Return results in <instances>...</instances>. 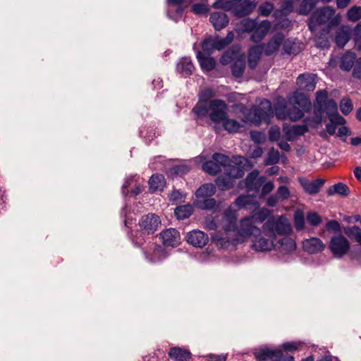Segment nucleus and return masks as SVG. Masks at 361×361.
Wrapping results in <instances>:
<instances>
[{
	"label": "nucleus",
	"mask_w": 361,
	"mask_h": 361,
	"mask_svg": "<svg viewBox=\"0 0 361 361\" xmlns=\"http://www.w3.org/2000/svg\"><path fill=\"white\" fill-rule=\"evenodd\" d=\"M202 170L209 175L215 176L221 171V168L212 158L211 160L207 161L202 164Z\"/></svg>",
	"instance_id": "nucleus-46"
},
{
	"label": "nucleus",
	"mask_w": 361,
	"mask_h": 361,
	"mask_svg": "<svg viewBox=\"0 0 361 361\" xmlns=\"http://www.w3.org/2000/svg\"><path fill=\"white\" fill-rule=\"evenodd\" d=\"M209 21L212 24L214 28L219 31L224 28L228 23L229 19L228 16L222 12H214L211 14Z\"/></svg>",
	"instance_id": "nucleus-21"
},
{
	"label": "nucleus",
	"mask_w": 361,
	"mask_h": 361,
	"mask_svg": "<svg viewBox=\"0 0 361 361\" xmlns=\"http://www.w3.org/2000/svg\"><path fill=\"white\" fill-rule=\"evenodd\" d=\"M279 248L281 252L290 253L296 248L295 240L290 238L284 237L278 241Z\"/></svg>",
	"instance_id": "nucleus-40"
},
{
	"label": "nucleus",
	"mask_w": 361,
	"mask_h": 361,
	"mask_svg": "<svg viewBox=\"0 0 361 361\" xmlns=\"http://www.w3.org/2000/svg\"><path fill=\"white\" fill-rule=\"evenodd\" d=\"M224 130L230 133H238L243 126L235 119L228 118V116L221 121Z\"/></svg>",
	"instance_id": "nucleus-44"
},
{
	"label": "nucleus",
	"mask_w": 361,
	"mask_h": 361,
	"mask_svg": "<svg viewBox=\"0 0 361 361\" xmlns=\"http://www.w3.org/2000/svg\"><path fill=\"white\" fill-rule=\"evenodd\" d=\"M223 219L227 222V224L224 225L225 231H235L238 228L236 226L237 218L235 213L231 210H227L224 213Z\"/></svg>",
	"instance_id": "nucleus-34"
},
{
	"label": "nucleus",
	"mask_w": 361,
	"mask_h": 361,
	"mask_svg": "<svg viewBox=\"0 0 361 361\" xmlns=\"http://www.w3.org/2000/svg\"><path fill=\"white\" fill-rule=\"evenodd\" d=\"M197 59L201 68L206 71H212L216 66V61L213 57L204 56L201 51H197Z\"/></svg>",
	"instance_id": "nucleus-25"
},
{
	"label": "nucleus",
	"mask_w": 361,
	"mask_h": 361,
	"mask_svg": "<svg viewBox=\"0 0 361 361\" xmlns=\"http://www.w3.org/2000/svg\"><path fill=\"white\" fill-rule=\"evenodd\" d=\"M307 221L312 226H317L322 222V217L315 212H310L307 214Z\"/></svg>",
	"instance_id": "nucleus-59"
},
{
	"label": "nucleus",
	"mask_w": 361,
	"mask_h": 361,
	"mask_svg": "<svg viewBox=\"0 0 361 361\" xmlns=\"http://www.w3.org/2000/svg\"><path fill=\"white\" fill-rule=\"evenodd\" d=\"M186 242L195 247L202 248L208 241L209 237L207 233L200 230H192L187 233L185 236Z\"/></svg>",
	"instance_id": "nucleus-14"
},
{
	"label": "nucleus",
	"mask_w": 361,
	"mask_h": 361,
	"mask_svg": "<svg viewBox=\"0 0 361 361\" xmlns=\"http://www.w3.org/2000/svg\"><path fill=\"white\" fill-rule=\"evenodd\" d=\"M347 18L349 21L356 22L361 19V6H353L347 12Z\"/></svg>",
	"instance_id": "nucleus-52"
},
{
	"label": "nucleus",
	"mask_w": 361,
	"mask_h": 361,
	"mask_svg": "<svg viewBox=\"0 0 361 361\" xmlns=\"http://www.w3.org/2000/svg\"><path fill=\"white\" fill-rule=\"evenodd\" d=\"M280 154L279 151L274 149L270 150L268 153V157L266 159V165H274L279 163Z\"/></svg>",
	"instance_id": "nucleus-58"
},
{
	"label": "nucleus",
	"mask_w": 361,
	"mask_h": 361,
	"mask_svg": "<svg viewBox=\"0 0 361 361\" xmlns=\"http://www.w3.org/2000/svg\"><path fill=\"white\" fill-rule=\"evenodd\" d=\"M243 109L244 121H250L256 126H259L262 121L269 123L274 116L271 102L267 99H263L258 106H252L249 109L243 106Z\"/></svg>",
	"instance_id": "nucleus-3"
},
{
	"label": "nucleus",
	"mask_w": 361,
	"mask_h": 361,
	"mask_svg": "<svg viewBox=\"0 0 361 361\" xmlns=\"http://www.w3.org/2000/svg\"><path fill=\"white\" fill-rule=\"evenodd\" d=\"M325 245L319 238H311L303 242V249L310 254H317L322 252Z\"/></svg>",
	"instance_id": "nucleus-19"
},
{
	"label": "nucleus",
	"mask_w": 361,
	"mask_h": 361,
	"mask_svg": "<svg viewBox=\"0 0 361 361\" xmlns=\"http://www.w3.org/2000/svg\"><path fill=\"white\" fill-rule=\"evenodd\" d=\"M257 23L258 22L255 20L249 18H244L237 25V30L243 32L251 33Z\"/></svg>",
	"instance_id": "nucleus-41"
},
{
	"label": "nucleus",
	"mask_w": 361,
	"mask_h": 361,
	"mask_svg": "<svg viewBox=\"0 0 361 361\" xmlns=\"http://www.w3.org/2000/svg\"><path fill=\"white\" fill-rule=\"evenodd\" d=\"M206 109H207V116L215 123H221L228 116V105L223 99L212 100Z\"/></svg>",
	"instance_id": "nucleus-4"
},
{
	"label": "nucleus",
	"mask_w": 361,
	"mask_h": 361,
	"mask_svg": "<svg viewBox=\"0 0 361 361\" xmlns=\"http://www.w3.org/2000/svg\"><path fill=\"white\" fill-rule=\"evenodd\" d=\"M274 240L275 239L269 238L267 237L266 238L264 235H262V231L260 230L259 233H256V235L252 238V247L258 252L270 251L274 247Z\"/></svg>",
	"instance_id": "nucleus-11"
},
{
	"label": "nucleus",
	"mask_w": 361,
	"mask_h": 361,
	"mask_svg": "<svg viewBox=\"0 0 361 361\" xmlns=\"http://www.w3.org/2000/svg\"><path fill=\"white\" fill-rule=\"evenodd\" d=\"M190 170V166L181 164V165H176L171 168V171L173 174L182 176L186 173H188Z\"/></svg>",
	"instance_id": "nucleus-60"
},
{
	"label": "nucleus",
	"mask_w": 361,
	"mask_h": 361,
	"mask_svg": "<svg viewBox=\"0 0 361 361\" xmlns=\"http://www.w3.org/2000/svg\"><path fill=\"white\" fill-rule=\"evenodd\" d=\"M255 357L257 361H286L284 354L280 349H260L255 353Z\"/></svg>",
	"instance_id": "nucleus-10"
},
{
	"label": "nucleus",
	"mask_w": 361,
	"mask_h": 361,
	"mask_svg": "<svg viewBox=\"0 0 361 361\" xmlns=\"http://www.w3.org/2000/svg\"><path fill=\"white\" fill-rule=\"evenodd\" d=\"M232 75L237 78H241L245 69V59L243 56H240L236 58L231 65Z\"/></svg>",
	"instance_id": "nucleus-30"
},
{
	"label": "nucleus",
	"mask_w": 361,
	"mask_h": 361,
	"mask_svg": "<svg viewBox=\"0 0 361 361\" xmlns=\"http://www.w3.org/2000/svg\"><path fill=\"white\" fill-rule=\"evenodd\" d=\"M169 356L174 361H188L191 357V353L180 347H172L169 350Z\"/></svg>",
	"instance_id": "nucleus-22"
},
{
	"label": "nucleus",
	"mask_w": 361,
	"mask_h": 361,
	"mask_svg": "<svg viewBox=\"0 0 361 361\" xmlns=\"http://www.w3.org/2000/svg\"><path fill=\"white\" fill-rule=\"evenodd\" d=\"M328 195H333L338 194L343 197H346L350 194L349 187L341 182L334 184L331 186L326 191Z\"/></svg>",
	"instance_id": "nucleus-37"
},
{
	"label": "nucleus",
	"mask_w": 361,
	"mask_h": 361,
	"mask_svg": "<svg viewBox=\"0 0 361 361\" xmlns=\"http://www.w3.org/2000/svg\"><path fill=\"white\" fill-rule=\"evenodd\" d=\"M274 9L273 4L270 2H265L261 4L259 7V12L261 16H269Z\"/></svg>",
	"instance_id": "nucleus-63"
},
{
	"label": "nucleus",
	"mask_w": 361,
	"mask_h": 361,
	"mask_svg": "<svg viewBox=\"0 0 361 361\" xmlns=\"http://www.w3.org/2000/svg\"><path fill=\"white\" fill-rule=\"evenodd\" d=\"M294 225L298 231L305 228V218L302 212L298 210L294 215Z\"/></svg>",
	"instance_id": "nucleus-55"
},
{
	"label": "nucleus",
	"mask_w": 361,
	"mask_h": 361,
	"mask_svg": "<svg viewBox=\"0 0 361 361\" xmlns=\"http://www.w3.org/2000/svg\"><path fill=\"white\" fill-rule=\"evenodd\" d=\"M298 180L304 190L310 195L318 193L325 183V180L322 178L310 181L305 178H299Z\"/></svg>",
	"instance_id": "nucleus-15"
},
{
	"label": "nucleus",
	"mask_w": 361,
	"mask_h": 361,
	"mask_svg": "<svg viewBox=\"0 0 361 361\" xmlns=\"http://www.w3.org/2000/svg\"><path fill=\"white\" fill-rule=\"evenodd\" d=\"M209 11V8L204 4L197 3L192 6V11L196 15L206 14Z\"/></svg>",
	"instance_id": "nucleus-64"
},
{
	"label": "nucleus",
	"mask_w": 361,
	"mask_h": 361,
	"mask_svg": "<svg viewBox=\"0 0 361 361\" xmlns=\"http://www.w3.org/2000/svg\"><path fill=\"white\" fill-rule=\"evenodd\" d=\"M213 241L216 243V245L221 248H228L229 246H235L238 243L243 241L239 238L233 237H221L219 234H216L212 236Z\"/></svg>",
	"instance_id": "nucleus-24"
},
{
	"label": "nucleus",
	"mask_w": 361,
	"mask_h": 361,
	"mask_svg": "<svg viewBox=\"0 0 361 361\" xmlns=\"http://www.w3.org/2000/svg\"><path fill=\"white\" fill-rule=\"evenodd\" d=\"M290 231V224L288 223L286 217L279 216L275 221V235L287 234Z\"/></svg>",
	"instance_id": "nucleus-38"
},
{
	"label": "nucleus",
	"mask_w": 361,
	"mask_h": 361,
	"mask_svg": "<svg viewBox=\"0 0 361 361\" xmlns=\"http://www.w3.org/2000/svg\"><path fill=\"white\" fill-rule=\"evenodd\" d=\"M315 6L313 0H303L300 6V13L307 15Z\"/></svg>",
	"instance_id": "nucleus-56"
},
{
	"label": "nucleus",
	"mask_w": 361,
	"mask_h": 361,
	"mask_svg": "<svg viewBox=\"0 0 361 361\" xmlns=\"http://www.w3.org/2000/svg\"><path fill=\"white\" fill-rule=\"evenodd\" d=\"M350 238H354L355 241L361 245V229L358 226L348 227L344 230Z\"/></svg>",
	"instance_id": "nucleus-50"
},
{
	"label": "nucleus",
	"mask_w": 361,
	"mask_h": 361,
	"mask_svg": "<svg viewBox=\"0 0 361 361\" xmlns=\"http://www.w3.org/2000/svg\"><path fill=\"white\" fill-rule=\"evenodd\" d=\"M260 228L253 225L252 217H245L240 220L237 233L241 238H252L256 233H259Z\"/></svg>",
	"instance_id": "nucleus-12"
},
{
	"label": "nucleus",
	"mask_w": 361,
	"mask_h": 361,
	"mask_svg": "<svg viewBox=\"0 0 361 361\" xmlns=\"http://www.w3.org/2000/svg\"><path fill=\"white\" fill-rule=\"evenodd\" d=\"M315 75L300 74L296 80V84L301 90L312 92L316 88L317 82L314 80Z\"/></svg>",
	"instance_id": "nucleus-18"
},
{
	"label": "nucleus",
	"mask_w": 361,
	"mask_h": 361,
	"mask_svg": "<svg viewBox=\"0 0 361 361\" xmlns=\"http://www.w3.org/2000/svg\"><path fill=\"white\" fill-rule=\"evenodd\" d=\"M275 221L276 219L274 216L270 217L267 220V221L262 226V233H263V234L269 238H276Z\"/></svg>",
	"instance_id": "nucleus-42"
},
{
	"label": "nucleus",
	"mask_w": 361,
	"mask_h": 361,
	"mask_svg": "<svg viewBox=\"0 0 361 361\" xmlns=\"http://www.w3.org/2000/svg\"><path fill=\"white\" fill-rule=\"evenodd\" d=\"M314 114L319 121L322 120V115L326 112L330 121L336 125H343L345 119L338 113V106L333 99H328V92L326 90H320L316 92V101L314 104Z\"/></svg>",
	"instance_id": "nucleus-2"
},
{
	"label": "nucleus",
	"mask_w": 361,
	"mask_h": 361,
	"mask_svg": "<svg viewBox=\"0 0 361 361\" xmlns=\"http://www.w3.org/2000/svg\"><path fill=\"white\" fill-rule=\"evenodd\" d=\"M235 204L239 208H246L252 204V195H240L236 198Z\"/></svg>",
	"instance_id": "nucleus-57"
},
{
	"label": "nucleus",
	"mask_w": 361,
	"mask_h": 361,
	"mask_svg": "<svg viewBox=\"0 0 361 361\" xmlns=\"http://www.w3.org/2000/svg\"><path fill=\"white\" fill-rule=\"evenodd\" d=\"M271 23L268 20L258 23L255 30L251 32L250 40L255 43L260 42L268 33Z\"/></svg>",
	"instance_id": "nucleus-17"
},
{
	"label": "nucleus",
	"mask_w": 361,
	"mask_h": 361,
	"mask_svg": "<svg viewBox=\"0 0 361 361\" xmlns=\"http://www.w3.org/2000/svg\"><path fill=\"white\" fill-rule=\"evenodd\" d=\"M224 172L234 180L243 177L245 174L244 169L240 164H232L230 163L224 169Z\"/></svg>",
	"instance_id": "nucleus-29"
},
{
	"label": "nucleus",
	"mask_w": 361,
	"mask_h": 361,
	"mask_svg": "<svg viewBox=\"0 0 361 361\" xmlns=\"http://www.w3.org/2000/svg\"><path fill=\"white\" fill-rule=\"evenodd\" d=\"M215 184L219 190L226 191L233 188L235 180L224 173L217 176L215 180Z\"/></svg>",
	"instance_id": "nucleus-28"
},
{
	"label": "nucleus",
	"mask_w": 361,
	"mask_h": 361,
	"mask_svg": "<svg viewBox=\"0 0 361 361\" xmlns=\"http://www.w3.org/2000/svg\"><path fill=\"white\" fill-rule=\"evenodd\" d=\"M269 139L271 142L278 141L281 137L280 128L276 126H271L268 132Z\"/></svg>",
	"instance_id": "nucleus-61"
},
{
	"label": "nucleus",
	"mask_w": 361,
	"mask_h": 361,
	"mask_svg": "<svg viewBox=\"0 0 361 361\" xmlns=\"http://www.w3.org/2000/svg\"><path fill=\"white\" fill-rule=\"evenodd\" d=\"M164 178L161 174H153L149 180V188L151 190H153V191H155L158 190L159 188L162 186V182L164 180Z\"/></svg>",
	"instance_id": "nucleus-53"
},
{
	"label": "nucleus",
	"mask_w": 361,
	"mask_h": 361,
	"mask_svg": "<svg viewBox=\"0 0 361 361\" xmlns=\"http://www.w3.org/2000/svg\"><path fill=\"white\" fill-rule=\"evenodd\" d=\"M259 171L253 170L247 174L244 180L247 192H252V196L259 193L261 187L265 181V178L264 176H259Z\"/></svg>",
	"instance_id": "nucleus-9"
},
{
	"label": "nucleus",
	"mask_w": 361,
	"mask_h": 361,
	"mask_svg": "<svg viewBox=\"0 0 361 361\" xmlns=\"http://www.w3.org/2000/svg\"><path fill=\"white\" fill-rule=\"evenodd\" d=\"M240 49L238 47H233L229 48L226 51L224 52L222 56L220 58V63L222 65H228L231 63L233 61H235L239 54Z\"/></svg>",
	"instance_id": "nucleus-36"
},
{
	"label": "nucleus",
	"mask_w": 361,
	"mask_h": 361,
	"mask_svg": "<svg viewBox=\"0 0 361 361\" xmlns=\"http://www.w3.org/2000/svg\"><path fill=\"white\" fill-rule=\"evenodd\" d=\"M353 109L352 101L348 97L343 98L340 102V110L345 116L348 115Z\"/></svg>",
	"instance_id": "nucleus-54"
},
{
	"label": "nucleus",
	"mask_w": 361,
	"mask_h": 361,
	"mask_svg": "<svg viewBox=\"0 0 361 361\" xmlns=\"http://www.w3.org/2000/svg\"><path fill=\"white\" fill-rule=\"evenodd\" d=\"M193 210V207L190 204L180 205L174 209V214L178 220H183L189 218Z\"/></svg>",
	"instance_id": "nucleus-35"
},
{
	"label": "nucleus",
	"mask_w": 361,
	"mask_h": 361,
	"mask_svg": "<svg viewBox=\"0 0 361 361\" xmlns=\"http://www.w3.org/2000/svg\"><path fill=\"white\" fill-rule=\"evenodd\" d=\"M212 159L220 168L224 167V169L227 166L228 164L231 163V160L229 157L218 152L214 153L212 155Z\"/></svg>",
	"instance_id": "nucleus-51"
},
{
	"label": "nucleus",
	"mask_w": 361,
	"mask_h": 361,
	"mask_svg": "<svg viewBox=\"0 0 361 361\" xmlns=\"http://www.w3.org/2000/svg\"><path fill=\"white\" fill-rule=\"evenodd\" d=\"M202 49L207 55H210L216 50L214 37L212 36L206 37L202 42Z\"/></svg>",
	"instance_id": "nucleus-49"
},
{
	"label": "nucleus",
	"mask_w": 361,
	"mask_h": 361,
	"mask_svg": "<svg viewBox=\"0 0 361 361\" xmlns=\"http://www.w3.org/2000/svg\"><path fill=\"white\" fill-rule=\"evenodd\" d=\"M293 103L298 104L303 110L307 111L311 105L309 96L298 90L293 93Z\"/></svg>",
	"instance_id": "nucleus-31"
},
{
	"label": "nucleus",
	"mask_w": 361,
	"mask_h": 361,
	"mask_svg": "<svg viewBox=\"0 0 361 361\" xmlns=\"http://www.w3.org/2000/svg\"><path fill=\"white\" fill-rule=\"evenodd\" d=\"M350 39V30L346 27L341 26L336 30L335 35V43L336 44L337 47L340 48L344 47Z\"/></svg>",
	"instance_id": "nucleus-27"
},
{
	"label": "nucleus",
	"mask_w": 361,
	"mask_h": 361,
	"mask_svg": "<svg viewBox=\"0 0 361 361\" xmlns=\"http://www.w3.org/2000/svg\"><path fill=\"white\" fill-rule=\"evenodd\" d=\"M216 191L215 185L212 183H205L201 185L195 192L197 200L201 198L211 197Z\"/></svg>",
	"instance_id": "nucleus-33"
},
{
	"label": "nucleus",
	"mask_w": 361,
	"mask_h": 361,
	"mask_svg": "<svg viewBox=\"0 0 361 361\" xmlns=\"http://www.w3.org/2000/svg\"><path fill=\"white\" fill-rule=\"evenodd\" d=\"M215 96L213 90L207 88L202 91L199 94V100L192 109L197 118H203L207 116V109L206 107L209 105V102L212 100V97Z\"/></svg>",
	"instance_id": "nucleus-7"
},
{
	"label": "nucleus",
	"mask_w": 361,
	"mask_h": 361,
	"mask_svg": "<svg viewBox=\"0 0 361 361\" xmlns=\"http://www.w3.org/2000/svg\"><path fill=\"white\" fill-rule=\"evenodd\" d=\"M242 0H217L213 4L212 7L214 8H221L224 11H235L238 10V5Z\"/></svg>",
	"instance_id": "nucleus-32"
},
{
	"label": "nucleus",
	"mask_w": 361,
	"mask_h": 361,
	"mask_svg": "<svg viewBox=\"0 0 361 361\" xmlns=\"http://www.w3.org/2000/svg\"><path fill=\"white\" fill-rule=\"evenodd\" d=\"M356 54L350 51H347L341 57L340 68L344 71H350L356 63Z\"/></svg>",
	"instance_id": "nucleus-23"
},
{
	"label": "nucleus",
	"mask_w": 361,
	"mask_h": 361,
	"mask_svg": "<svg viewBox=\"0 0 361 361\" xmlns=\"http://www.w3.org/2000/svg\"><path fill=\"white\" fill-rule=\"evenodd\" d=\"M239 6L240 8H238V10L235 11V16L238 17H243L250 14L255 7V5L250 0L242 1Z\"/></svg>",
	"instance_id": "nucleus-45"
},
{
	"label": "nucleus",
	"mask_w": 361,
	"mask_h": 361,
	"mask_svg": "<svg viewBox=\"0 0 361 361\" xmlns=\"http://www.w3.org/2000/svg\"><path fill=\"white\" fill-rule=\"evenodd\" d=\"M159 236L165 246L176 247L180 244V235L176 228L165 229L159 233Z\"/></svg>",
	"instance_id": "nucleus-13"
},
{
	"label": "nucleus",
	"mask_w": 361,
	"mask_h": 361,
	"mask_svg": "<svg viewBox=\"0 0 361 361\" xmlns=\"http://www.w3.org/2000/svg\"><path fill=\"white\" fill-rule=\"evenodd\" d=\"M304 111L295 105L288 108L285 100L275 104V114L279 119L281 120L288 117L290 121H297L304 116Z\"/></svg>",
	"instance_id": "nucleus-5"
},
{
	"label": "nucleus",
	"mask_w": 361,
	"mask_h": 361,
	"mask_svg": "<svg viewBox=\"0 0 361 361\" xmlns=\"http://www.w3.org/2000/svg\"><path fill=\"white\" fill-rule=\"evenodd\" d=\"M168 256L166 249L159 245H155L153 249L152 254L149 258L152 262H161Z\"/></svg>",
	"instance_id": "nucleus-43"
},
{
	"label": "nucleus",
	"mask_w": 361,
	"mask_h": 361,
	"mask_svg": "<svg viewBox=\"0 0 361 361\" xmlns=\"http://www.w3.org/2000/svg\"><path fill=\"white\" fill-rule=\"evenodd\" d=\"M195 67L190 58L183 57L177 63V71L185 77L192 75Z\"/></svg>",
	"instance_id": "nucleus-26"
},
{
	"label": "nucleus",
	"mask_w": 361,
	"mask_h": 361,
	"mask_svg": "<svg viewBox=\"0 0 361 361\" xmlns=\"http://www.w3.org/2000/svg\"><path fill=\"white\" fill-rule=\"evenodd\" d=\"M263 52V44L252 47L248 52L247 65L250 70H255L258 65Z\"/></svg>",
	"instance_id": "nucleus-20"
},
{
	"label": "nucleus",
	"mask_w": 361,
	"mask_h": 361,
	"mask_svg": "<svg viewBox=\"0 0 361 361\" xmlns=\"http://www.w3.org/2000/svg\"><path fill=\"white\" fill-rule=\"evenodd\" d=\"M334 10L330 6L317 9L312 15L308 24L309 29L313 31L317 25L325 24L331 18Z\"/></svg>",
	"instance_id": "nucleus-8"
},
{
	"label": "nucleus",
	"mask_w": 361,
	"mask_h": 361,
	"mask_svg": "<svg viewBox=\"0 0 361 361\" xmlns=\"http://www.w3.org/2000/svg\"><path fill=\"white\" fill-rule=\"evenodd\" d=\"M196 206L202 209L212 210L216 207V202L211 197L199 199L196 202Z\"/></svg>",
	"instance_id": "nucleus-47"
},
{
	"label": "nucleus",
	"mask_w": 361,
	"mask_h": 361,
	"mask_svg": "<svg viewBox=\"0 0 361 361\" xmlns=\"http://www.w3.org/2000/svg\"><path fill=\"white\" fill-rule=\"evenodd\" d=\"M284 41V35L282 32L276 33L269 42L263 44V51L266 56H270L276 52Z\"/></svg>",
	"instance_id": "nucleus-16"
},
{
	"label": "nucleus",
	"mask_w": 361,
	"mask_h": 361,
	"mask_svg": "<svg viewBox=\"0 0 361 361\" xmlns=\"http://www.w3.org/2000/svg\"><path fill=\"white\" fill-rule=\"evenodd\" d=\"M283 49L288 55H297L301 51L300 44L290 39L283 42Z\"/></svg>",
	"instance_id": "nucleus-39"
},
{
	"label": "nucleus",
	"mask_w": 361,
	"mask_h": 361,
	"mask_svg": "<svg viewBox=\"0 0 361 361\" xmlns=\"http://www.w3.org/2000/svg\"><path fill=\"white\" fill-rule=\"evenodd\" d=\"M350 242L342 234L333 236L329 244V249L336 258H341L350 250Z\"/></svg>",
	"instance_id": "nucleus-6"
},
{
	"label": "nucleus",
	"mask_w": 361,
	"mask_h": 361,
	"mask_svg": "<svg viewBox=\"0 0 361 361\" xmlns=\"http://www.w3.org/2000/svg\"><path fill=\"white\" fill-rule=\"evenodd\" d=\"M323 32H324V33H321V35L316 39V46L322 49H329L331 45L328 37L329 31L327 30H324Z\"/></svg>",
	"instance_id": "nucleus-48"
},
{
	"label": "nucleus",
	"mask_w": 361,
	"mask_h": 361,
	"mask_svg": "<svg viewBox=\"0 0 361 361\" xmlns=\"http://www.w3.org/2000/svg\"><path fill=\"white\" fill-rule=\"evenodd\" d=\"M127 228V235L133 245L137 247H142L150 238L149 235H154L161 227V221L159 215L154 213H148L141 216L138 221L139 228L134 232L127 227V221H124Z\"/></svg>",
	"instance_id": "nucleus-1"
},
{
	"label": "nucleus",
	"mask_w": 361,
	"mask_h": 361,
	"mask_svg": "<svg viewBox=\"0 0 361 361\" xmlns=\"http://www.w3.org/2000/svg\"><path fill=\"white\" fill-rule=\"evenodd\" d=\"M291 130L293 132V135L297 137L303 135L305 133L309 131V128L307 125H293L291 127Z\"/></svg>",
	"instance_id": "nucleus-62"
}]
</instances>
